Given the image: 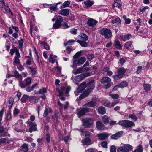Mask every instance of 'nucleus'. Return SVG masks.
Here are the masks:
<instances>
[{
  "instance_id": "obj_1",
  "label": "nucleus",
  "mask_w": 152,
  "mask_h": 152,
  "mask_svg": "<svg viewBox=\"0 0 152 152\" xmlns=\"http://www.w3.org/2000/svg\"><path fill=\"white\" fill-rule=\"evenodd\" d=\"M117 124L126 128H130L134 125L133 122L127 120H123L119 121Z\"/></svg>"
},
{
  "instance_id": "obj_2",
  "label": "nucleus",
  "mask_w": 152,
  "mask_h": 152,
  "mask_svg": "<svg viewBox=\"0 0 152 152\" xmlns=\"http://www.w3.org/2000/svg\"><path fill=\"white\" fill-rule=\"evenodd\" d=\"M111 79L108 77H105L103 78L101 80V82L104 85V88L107 89L109 88L112 85Z\"/></svg>"
},
{
  "instance_id": "obj_3",
  "label": "nucleus",
  "mask_w": 152,
  "mask_h": 152,
  "mask_svg": "<svg viewBox=\"0 0 152 152\" xmlns=\"http://www.w3.org/2000/svg\"><path fill=\"white\" fill-rule=\"evenodd\" d=\"M99 32L102 35L107 39L110 38L112 35V32L110 29L106 28L100 29Z\"/></svg>"
},
{
  "instance_id": "obj_4",
  "label": "nucleus",
  "mask_w": 152,
  "mask_h": 152,
  "mask_svg": "<svg viewBox=\"0 0 152 152\" xmlns=\"http://www.w3.org/2000/svg\"><path fill=\"white\" fill-rule=\"evenodd\" d=\"M56 20L55 24H53V28H58L60 27L61 25V23L63 21V17L60 16L56 15L55 16Z\"/></svg>"
},
{
  "instance_id": "obj_5",
  "label": "nucleus",
  "mask_w": 152,
  "mask_h": 152,
  "mask_svg": "<svg viewBox=\"0 0 152 152\" xmlns=\"http://www.w3.org/2000/svg\"><path fill=\"white\" fill-rule=\"evenodd\" d=\"M126 69L124 67L120 68L118 70L117 75H113V77L115 80H118L123 77L124 74L126 72Z\"/></svg>"
},
{
  "instance_id": "obj_6",
  "label": "nucleus",
  "mask_w": 152,
  "mask_h": 152,
  "mask_svg": "<svg viewBox=\"0 0 152 152\" xmlns=\"http://www.w3.org/2000/svg\"><path fill=\"white\" fill-rule=\"evenodd\" d=\"M83 125L85 128L89 127L93 124V121L91 118L84 119L82 120Z\"/></svg>"
},
{
  "instance_id": "obj_7",
  "label": "nucleus",
  "mask_w": 152,
  "mask_h": 152,
  "mask_svg": "<svg viewBox=\"0 0 152 152\" xmlns=\"http://www.w3.org/2000/svg\"><path fill=\"white\" fill-rule=\"evenodd\" d=\"M73 60V63L74 64H77L79 66L82 64L85 61L86 59L85 58H74Z\"/></svg>"
},
{
  "instance_id": "obj_8",
  "label": "nucleus",
  "mask_w": 152,
  "mask_h": 152,
  "mask_svg": "<svg viewBox=\"0 0 152 152\" xmlns=\"http://www.w3.org/2000/svg\"><path fill=\"white\" fill-rule=\"evenodd\" d=\"M28 124L30 126L28 131L30 132L31 133L33 131L36 130L37 125L35 123H33L31 121H29L28 123Z\"/></svg>"
},
{
  "instance_id": "obj_9",
  "label": "nucleus",
  "mask_w": 152,
  "mask_h": 152,
  "mask_svg": "<svg viewBox=\"0 0 152 152\" xmlns=\"http://www.w3.org/2000/svg\"><path fill=\"white\" fill-rule=\"evenodd\" d=\"M89 111L88 109L87 108H82L77 113V114L79 118H80L82 116L85 114L86 113L88 112Z\"/></svg>"
},
{
  "instance_id": "obj_10",
  "label": "nucleus",
  "mask_w": 152,
  "mask_h": 152,
  "mask_svg": "<svg viewBox=\"0 0 152 152\" xmlns=\"http://www.w3.org/2000/svg\"><path fill=\"white\" fill-rule=\"evenodd\" d=\"M86 83L85 82H83L77 88V92L81 93L86 88Z\"/></svg>"
},
{
  "instance_id": "obj_11",
  "label": "nucleus",
  "mask_w": 152,
  "mask_h": 152,
  "mask_svg": "<svg viewBox=\"0 0 152 152\" xmlns=\"http://www.w3.org/2000/svg\"><path fill=\"white\" fill-rule=\"evenodd\" d=\"M111 23L114 26H118L121 24V20L119 17H117L115 19L112 20Z\"/></svg>"
},
{
  "instance_id": "obj_12",
  "label": "nucleus",
  "mask_w": 152,
  "mask_h": 152,
  "mask_svg": "<svg viewBox=\"0 0 152 152\" xmlns=\"http://www.w3.org/2000/svg\"><path fill=\"white\" fill-rule=\"evenodd\" d=\"M81 142L84 145H90L93 143L90 139L88 138H86L82 140Z\"/></svg>"
},
{
  "instance_id": "obj_13",
  "label": "nucleus",
  "mask_w": 152,
  "mask_h": 152,
  "mask_svg": "<svg viewBox=\"0 0 152 152\" xmlns=\"http://www.w3.org/2000/svg\"><path fill=\"white\" fill-rule=\"evenodd\" d=\"M77 39L78 40L87 41L88 39V37L86 34L82 33L78 36Z\"/></svg>"
},
{
  "instance_id": "obj_14",
  "label": "nucleus",
  "mask_w": 152,
  "mask_h": 152,
  "mask_svg": "<svg viewBox=\"0 0 152 152\" xmlns=\"http://www.w3.org/2000/svg\"><path fill=\"white\" fill-rule=\"evenodd\" d=\"M126 152H129L133 149L132 147L129 144H125L122 146Z\"/></svg>"
},
{
  "instance_id": "obj_15",
  "label": "nucleus",
  "mask_w": 152,
  "mask_h": 152,
  "mask_svg": "<svg viewBox=\"0 0 152 152\" xmlns=\"http://www.w3.org/2000/svg\"><path fill=\"white\" fill-rule=\"evenodd\" d=\"M97 23V21L92 19H90L88 20L87 24L90 26H94Z\"/></svg>"
},
{
  "instance_id": "obj_16",
  "label": "nucleus",
  "mask_w": 152,
  "mask_h": 152,
  "mask_svg": "<svg viewBox=\"0 0 152 152\" xmlns=\"http://www.w3.org/2000/svg\"><path fill=\"white\" fill-rule=\"evenodd\" d=\"M69 10L68 9H64L61 10L59 14L62 15L67 16L69 14Z\"/></svg>"
},
{
  "instance_id": "obj_17",
  "label": "nucleus",
  "mask_w": 152,
  "mask_h": 152,
  "mask_svg": "<svg viewBox=\"0 0 152 152\" xmlns=\"http://www.w3.org/2000/svg\"><path fill=\"white\" fill-rule=\"evenodd\" d=\"M88 52H86L82 50L77 52L74 56L73 57H79L83 56L85 54L87 55L88 53Z\"/></svg>"
},
{
  "instance_id": "obj_18",
  "label": "nucleus",
  "mask_w": 152,
  "mask_h": 152,
  "mask_svg": "<svg viewBox=\"0 0 152 152\" xmlns=\"http://www.w3.org/2000/svg\"><path fill=\"white\" fill-rule=\"evenodd\" d=\"M96 100H92L86 104L85 105L87 107H93L96 105Z\"/></svg>"
},
{
  "instance_id": "obj_19",
  "label": "nucleus",
  "mask_w": 152,
  "mask_h": 152,
  "mask_svg": "<svg viewBox=\"0 0 152 152\" xmlns=\"http://www.w3.org/2000/svg\"><path fill=\"white\" fill-rule=\"evenodd\" d=\"M96 126L97 129L99 130H102L104 129V125L100 121H97L96 122Z\"/></svg>"
},
{
  "instance_id": "obj_20",
  "label": "nucleus",
  "mask_w": 152,
  "mask_h": 152,
  "mask_svg": "<svg viewBox=\"0 0 152 152\" xmlns=\"http://www.w3.org/2000/svg\"><path fill=\"white\" fill-rule=\"evenodd\" d=\"M108 134L105 133L99 134H98V137L101 140H103L107 137Z\"/></svg>"
},
{
  "instance_id": "obj_21",
  "label": "nucleus",
  "mask_w": 152,
  "mask_h": 152,
  "mask_svg": "<svg viewBox=\"0 0 152 152\" xmlns=\"http://www.w3.org/2000/svg\"><path fill=\"white\" fill-rule=\"evenodd\" d=\"M131 36V35L130 34L121 36L120 37V39L124 41H126L129 40Z\"/></svg>"
},
{
  "instance_id": "obj_22",
  "label": "nucleus",
  "mask_w": 152,
  "mask_h": 152,
  "mask_svg": "<svg viewBox=\"0 0 152 152\" xmlns=\"http://www.w3.org/2000/svg\"><path fill=\"white\" fill-rule=\"evenodd\" d=\"M94 82V80H92L90 81L88 84V90L90 91L94 88L95 86L94 84H92Z\"/></svg>"
},
{
  "instance_id": "obj_23",
  "label": "nucleus",
  "mask_w": 152,
  "mask_h": 152,
  "mask_svg": "<svg viewBox=\"0 0 152 152\" xmlns=\"http://www.w3.org/2000/svg\"><path fill=\"white\" fill-rule=\"evenodd\" d=\"M14 102V100L12 98H10L9 99L7 102V104L8 105L9 109H11L12 107Z\"/></svg>"
},
{
  "instance_id": "obj_24",
  "label": "nucleus",
  "mask_w": 152,
  "mask_h": 152,
  "mask_svg": "<svg viewBox=\"0 0 152 152\" xmlns=\"http://www.w3.org/2000/svg\"><path fill=\"white\" fill-rule=\"evenodd\" d=\"M86 41L78 40L77 42L79 43L81 46L83 47H86L88 45V43L85 42Z\"/></svg>"
},
{
  "instance_id": "obj_25",
  "label": "nucleus",
  "mask_w": 152,
  "mask_h": 152,
  "mask_svg": "<svg viewBox=\"0 0 152 152\" xmlns=\"http://www.w3.org/2000/svg\"><path fill=\"white\" fill-rule=\"evenodd\" d=\"M49 8L51 10L56 11L57 10V4H55V3L50 4Z\"/></svg>"
},
{
  "instance_id": "obj_26",
  "label": "nucleus",
  "mask_w": 152,
  "mask_h": 152,
  "mask_svg": "<svg viewBox=\"0 0 152 152\" xmlns=\"http://www.w3.org/2000/svg\"><path fill=\"white\" fill-rule=\"evenodd\" d=\"M104 105L105 107L109 108H111L114 107L113 102H111L108 101H106L104 102Z\"/></svg>"
},
{
  "instance_id": "obj_27",
  "label": "nucleus",
  "mask_w": 152,
  "mask_h": 152,
  "mask_svg": "<svg viewBox=\"0 0 152 152\" xmlns=\"http://www.w3.org/2000/svg\"><path fill=\"white\" fill-rule=\"evenodd\" d=\"M12 119L11 114L10 112H9L6 115V123H9Z\"/></svg>"
},
{
  "instance_id": "obj_28",
  "label": "nucleus",
  "mask_w": 152,
  "mask_h": 152,
  "mask_svg": "<svg viewBox=\"0 0 152 152\" xmlns=\"http://www.w3.org/2000/svg\"><path fill=\"white\" fill-rule=\"evenodd\" d=\"M98 112L100 114H104L106 112V110L104 107H100L98 108Z\"/></svg>"
},
{
  "instance_id": "obj_29",
  "label": "nucleus",
  "mask_w": 152,
  "mask_h": 152,
  "mask_svg": "<svg viewBox=\"0 0 152 152\" xmlns=\"http://www.w3.org/2000/svg\"><path fill=\"white\" fill-rule=\"evenodd\" d=\"M79 130L80 131L82 132V133L81 134V136H87L89 135L90 134V133L88 131H83V130L81 129H80Z\"/></svg>"
},
{
  "instance_id": "obj_30",
  "label": "nucleus",
  "mask_w": 152,
  "mask_h": 152,
  "mask_svg": "<svg viewBox=\"0 0 152 152\" xmlns=\"http://www.w3.org/2000/svg\"><path fill=\"white\" fill-rule=\"evenodd\" d=\"M90 91L88 90H86L80 96V98L81 99L85 98L87 97L89 94Z\"/></svg>"
},
{
  "instance_id": "obj_31",
  "label": "nucleus",
  "mask_w": 152,
  "mask_h": 152,
  "mask_svg": "<svg viewBox=\"0 0 152 152\" xmlns=\"http://www.w3.org/2000/svg\"><path fill=\"white\" fill-rule=\"evenodd\" d=\"M70 2L69 1H67L64 2L62 5L60 6L61 8H64L68 7L69 6L70 4Z\"/></svg>"
},
{
  "instance_id": "obj_32",
  "label": "nucleus",
  "mask_w": 152,
  "mask_h": 152,
  "mask_svg": "<svg viewBox=\"0 0 152 152\" xmlns=\"http://www.w3.org/2000/svg\"><path fill=\"white\" fill-rule=\"evenodd\" d=\"M122 133V132H120L116 133L111 136V137L112 139H116L118 138L121 136L120 133Z\"/></svg>"
},
{
  "instance_id": "obj_33",
  "label": "nucleus",
  "mask_w": 152,
  "mask_h": 152,
  "mask_svg": "<svg viewBox=\"0 0 152 152\" xmlns=\"http://www.w3.org/2000/svg\"><path fill=\"white\" fill-rule=\"evenodd\" d=\"M143 86L144 90L146 92L150 91L151 89V86L149 84H144L143 85Z\"/></svg>"
},
{
  "instance_id": "obj_34",
  "label": "nucleus",
  "mask_w": 152,
  "mask_h": 152,
  "mask_svg": "<svg viewBox=\"0 0 152 152\" xmlns=\"http://www.w3.org/2000/svg\"><path fill=\"white\" fill-rule=\"evenodd\" d=\"M51 111L52 110L50 108H46L44 112L43 116L44 117H46L47 116L48 114L51 112Z\"/></svg>"
},
{
  "instance_id": "obj_35",
  "label": "nucleus",
  "mask_w": 152,
  "mask_h": 152,
  "mask_svg": "<svg viewBox=\"0 0 152 152\" xmlns=\"http://www.w3.org/2000/svg\"><path fill=\"white\" fill-rule=\"evenodd\" d=\"M132 43L133 42L132 41H129L125 43L124 46L126 49H128L132 47Z\"/></svg>"
},
{
  "instance_id": "obj_36",
  "label": "nucleus",
  "mask_w": 152,
  "mask_h": 152,
  "mask_svg": "<svg viewBox=\"0 0 152 152\" xmlns=\"http://www.w3.org/2000/svg\"><path fill=\"white\" fill-rule=\"evenodd\" d=\"M102 121L104 124L107 123L109 122V119L107 116L104 115L102 118Z\"/></svg>"
},
{
  "instance_id": "obj_37",
  "label": "nucleus",
  "mask_w": 152,
  "mask_h": 152,
  "mask_svg": "<svg viewBox=\"0 0 152 152\" xmlns=\"http://www.w3.org/2000/svg\"><path fill=\"white\" fill-rule=\"evenodd\" d=\"M114 45L115 47L117 48H121V45L120 44V42L119 41H115L114 42Z\"/></svg>"
},
{
  "instance_id": "obj_38",
  "label": "nucleus",
  "mask_w": 152,
  "mask_h": 152,
  "mask_svg": "<svg viewBox=\"0 0 152 152\" xmlns=\"http://www.w3.org/2000/svg\"><path fill=\"white\" fill-rule=\"evenodd\" d=\"M129 117L130 118L134 121H136L137 119V118L134 113L129 114Z\"/></svg>"
},
{
  "instance_id": "obj_39",
  "label": "nucleus",
  "mask_w": 152,
  "mask_h": 152,
  "mask_svg": "<svg viewBox=\"0 0 152 152\" xmlns=\"http://www.w3.org/2000/svg\"><path fill=\"white\" fill-rule=\"evenodd\" d=\"M26 84L27 86L30 85L31 82V77H28L25 79Z\"/></svg>"
},
{
  "instance_id": "obj_40",
  "label": "nucleus",
  "mask_w": 152,
  "mask_h": 152,
  "mask_svg": "<svg viewBox=\"0 0 152 152\" xmlns=\"http://www.w3.org/2000/svg\"><path fill=\"white\" fill-rule=\"evenodd\" d=\"M29 98V96L27 95H24L21 98V100L23 103L25 102Z\"/></svg>"
},
{
  "instance_id": "obj_41",
  "label": "nucleus",
  "mask_w": 152,
  "mask_h": 152,
  "mask_svg": "<svg viewBox=\"0 0 152 152\" xmlns=\"http://www.w3.org/2000/svg\"><path fill=\"white\" fill-rule=\"evenodd\" d=\"M84 3L85 4L87 7H90L93 4V3L90 1H86L84 2Z\"/></svg>"
},
{
  "instance_id": "obj_42",
  "label": "nucleus",
  "mask_w": 152,
  "mask_h": 152,
  "mask_svg": "<svg viewBox=\"0 0 152 152\" xmlns=\"http://www.w3.org/2000/svg\"><path fill=\"white\" fill-rule=\"evenodd\" d=\"M142 146L141 144H140L138 146V148L135 150L133 152H142Z\"/></svg>"
},
{
  "instance_id": "obj_43",
  "label": "nucleus",
  "mask_w": 152,
  "mask_h": 152,
  "mask_svg": "<svg viewBox=\"0 0 152 152\" xmlns=\"http://www.w3.org/2000/svg\"><path fill=\"white\" fill-rule=\"evenodd\" d=\"M19 82L20 86L22 88H25L27 86L26 84H24L23 82L22 81V79H21L19 81Z\"/></svg>"
},
{
  "instance_id": "obj_44",
  "label": "nucleus",
  "mask_w": 152,
  "mask_h": 152,
  "mask_svg": "<svg viewBox=\"0 0 152 152\" xmlns=\"http://www.w3.org/2000/svg\"><path fill=\"white\" fill-rule=\"evenodd\" d=\"M23 151L26 152L28 150V147L27 144H24L22 146Z\"/></svg>"
},
{
  "instance_id": "obj_45",
  "label": "nucleus",
  "mask_w": 152,
  "mask_h": 152,
  "mask_svg": "<svg viewBox=\"0 0 152 152\" xmlns=\"http://www.w3.org/2000/svg\"><path fill=\"white\" fill-rule=\"evenodd\" d=\"M82 72H83V66L80 68L77 69L75 71H74V73L75 74H77L79 73H81Z\"/></svg>"
},
{
  "instance_id": "obj_46",
  "label": "nucleus",
  "mask_w": 152,
  "mask_h": 152,
  "mask_svg": "<svg viewBox=\"0 0 152 152\" xmlns=\"http://www.w3.org/2000/svg\"><path fill=\"white\" fill-rule=\"evenodd\" d=\"M75 41L73 40H71L68 41L67 42L64 44L65 46L69 45H71L73 44L75 42Z\"/></svg>"
},
{
  "instance_id": "obj_47",
  "label": "nucleus",
  "mask_w": 152,
  "mask_h": 152,
  "mask_svg": "<svg viewBox=\"0 0 152 152\" xmlns=\"http://www.w3.org/2000/svg\"><path fill=\"white\" fill-rule=\"evenodd\" d=\"M41 44L43 45L44 48L46 50H49L50 49V47L49 45L47 44L45 42H42L40 43Z\"/></svg>"
},
{
  "instance_id": "obj_48",
  "label": "nucleus",
  "mask_w": 152,
  "mask_h": 152,
  "mask_svg": "<svg viewBox=\"0 0 152 152\" xmlns=\"http://www.w3.org/2000/svg\"><path fill=\"white\" fill-rule=\"evenodd\" d=\"M127 83L126 81H124L121 82L119 85L120 87L121 88H124L125 87L127 86Z\"/></svg>"
},
{
  "instance_id": "obj_49",
  "label": "nucleus",
  "mask_w": 152,
  "mask_h": 152,
  "mask_svg": "<svg viewBox=\"0 0 152 152\" xmlns=\"http://www.w3.org/2000/svg\"><path fill=\"white\" fill-rule=\"evenodd\" d=\"M114 3H116L118 4V7L119 8H121V2L120 0H114Z\"/></svg>"
},
{
  "instance_id": "obj_50",
  "label": "nucleus",
  "mask_w": 152,
  "mask_h": 152,
  "mask_svg": "<svg viewBox=\"0 0 152 152\" xmlns=\"http://www.w3.org/2000/svg\"><path fill=\"white\" fill-rule=\"evenodd\" d=\"M101 145L102 147L105 148H108L107 143L106 142H102L101 144Z\"/></svg>"
},
{
  "instance_id": "obj_51",
  "label": "nucleus",
  "mask_w": 152,
  "mask_h": 152,
  "mask_svg": "<svg viewBox=\"0 0 152 152\" xmlns=\"http://www.w3.org/2000/svg\"><path fill=\"white\" fill-rule=\"evenodd\" d=\"M28 69H30L33 75H35L36 74V71L35 69L31 67H29Z\"/></svg>"
},
{
  "instance_id": "obj_52",
  "label": "nucleus",
  "mask_w": 152,
  "mask_h": 152,
  "mask_svg": "<svg viewBox=\"0 0 152 152\" xmlns=\"http://www.w3.org/2000/svg\"><path fill=\"white\" fill-rule=\"evenodd\" d=\"M46 89L45 88H43L39 90V93L40 94H43L46 92Z\"/></svg>"
},
{
  "instance_id": "obj_53",
  "label": "nucleus",
  "mask_w": 152,
  "mask_h": 152,
  "mask_svg": "<svg viewBox=\"0 0 152 152\" xmlns=\"http://www.w3.org/2000/svg\"><path fill=\"white\" fill-rule=\"evenodd\" d=\"M110 152H116L115 146L114 145L111 146L110 148Z\"/></svg>"
},
{
  "instance_id": "obj_54",
  "label": "nucleus",
  "mask_w": 152,
  "mask_h": 152,
  "mask_svg": "<svg viewBox=\"0 0 152 152\" xmlns=\"http://www.w3.org/2000/svg\"><path fill=\"white\" fill-rule=\"evenodd\" d=\"M117 151V152H126L122 146L120 147Z\"/></svg>"
},
{
  "instance_id": "obj_55",
  "label": "nucleus",
  "mask_w": 152,
  "mask_h": 152,
  "mask_svg": "<svg viewBox=\"0 0 152 152\" xmlns=\"http://www.w3.org/2000/svg\"><path fill=\"white\" fill-rule=\"evenodd\" d=\"M142 66H138L137 67V70H136V73L137 74H139L140 73L142 70Z\"/></svg>"
},
{
  "instance_id": "obj_56",
  "label": "nucleus",
  "mask_w": 152,
  "mask_h": 152,
  "mask_svg": "<svg viewBox=\"0 0 152 152\" xmlns=\"http://www.w3.org/2000/svg\"><path fill=\"white\" fill-rule=\"evenodd\" d=\"M77 29L76 28H72L70 30V32L72 34L75 35L77 34Z\"/></svg>"
},
{
  "instance_id": "obj_57",
  "label": "nucleus",
  "mask_w": 152,
  "mask_h": 152,
  "mask_svg": "<svg viewBox=\"0 0 152 152\" xmlns=\"http://www.w3.org/2000/svg\"><path fill=\"white\" fill-rule=\"evenodd\" d=\"M110 96L113 99H117L119 97V95L118 94H111L110 95Z\"/></svg>"
},
{
  "instance_id": "obj_58",
  "label": "nucleus",
  "mask_w": 152,
  "mask_h": 152,
  "mask_svg": "<svg viewBox=\"0 0 152 152\" xmlns=\"http://www.w3.org/2000/svg\"><path fill=\"white\" fill-rule=\"evenodd\" d=\"M17 48L14 47L13 49H11L10 51V53L12 55H13L14 53L15 52L16 50H17Z\"/></svg>"
},
{
  "instance_id": "obj_59",
  "label": "nucleus",
  "mask_w": 152,
  "mask_h": 152,
  "mask_svg": "<svg viewBox=\"0 0 152 152\" xmlns=\"http://www.w3.org/2000/svg\"><path fill=\"white\" fill-rule=\"evenodd\" d=\"M149 8V7L148 6H145L144 7H143L142 9H141L140 10V12H145L146 10L147 9H148Z\"/></svg>"
},
{
  "instance_id": "obj_60",
  "label": "nucleus",
  "mask_w": 152,
  "mask_h": 152,
  "mask_svg": "<svg viewBox=\"0 0 152 152\" xmlns=\"http://www.w3.org/2000/svg\"><path fill=\"white\" fill-rule=\"evenodd\" d=\"M90 73L89 72L80 75L81 76H84V77H87L90 76Z\"/></svg>"
},
{
  "instance_id": "obj_61",
  "label": "nucleus",
  "mask_w": 152,
  "mask_h": 152,
  "mask_svg": "<svg viewBox=\"0 0 152 152\" xmlns=\"http://www.w3.org/2000/svg\"><path fill=\"white\" fill-rule=\"evenodd\" d=\"M19 112V110L18 109H17L16 108H15L14 109V111H13V113H14V115H17L18 113Z\"/></svg>"
},
{
  "instance_id": "obj_62",
  "label": "nucleus",
  "mask_w": 152,
  "mask_h": 152,
  "mask_svg": "<svg viewBox=\"0 0 152 152\" xmlns=\"http://www.w3.org/2000/svg\"><path fill=\"white\" fill-rule=\"evenodd\" d=\"M19 46L20 48H21L23 44V41L22 39H21L19 41Z\"/></svg>"
},
{
  "instance_id": "obj_63",
  "label": "nucleus",
  "mask_w": 152,
  "mask_h": 152,
  "mask_svg": "<svg viewBox=\"0 0 152 152\" xmlns=\"http://www.w3.org/2000/svg\"><path fill=\"white\" fill-rule=\"evenodd\" d=\"M14 75H15V77H16V78H19L20 77L21 78V77L20 75L19 74L18 72L16 71L14 72Z\"/></svg>"
},
{
  "instance_id": "obj_64",
  "label": "nucleus",
  "mask_w": 152,
  "mask_h": 152,
  "mask_svg": "<svg viewBox=\"0 0 152 152\" xmlns=\"http://www.w3.org/2000/svg\"><path fill=\"white\" fill-rule=\"evenodd\" d=\"M64 141L66 143H67L70 140V138L69 137L66 136L64 138Z\"/></svg>"
}]
</instances>
